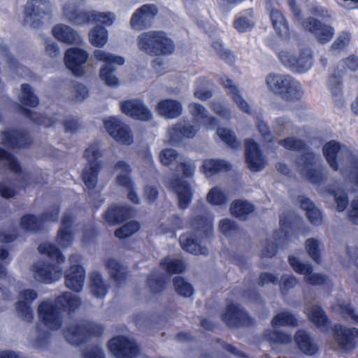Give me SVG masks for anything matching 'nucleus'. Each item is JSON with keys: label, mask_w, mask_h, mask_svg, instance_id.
<instances>
[{"label": "nucleus", "mask_w": 358, "mask_h": 358, "mask_svg": "<svg viewBox=\"0 0 358 358\" xmlns=\"http://www.w3.org/2000/svg\"><path fill=\"white\" fill-rule=\"evenodd\" d=\"M81 304L80 299L69 292L57 296L55 303L42 301L38 307V315L42 323L50 330L59 329L63 324L62 310L73 312Z\"/></svg>", "instance_id": "f257e3e1"}, {"label": "nucleus", "mask_w": 358, "mask_h": 358, "mask_svg": "<svg viewBox=\"0 0 358 358\" xmlns=\"http://www.w3.org/2000/svg\"><path fill=\"white\" fill-rule=\"evenodd\" d=\"M38 251L41 255H46L56 263L45 261L38 262L33 264V271L36 279L46 284L58 280L62 275L61 264L64 262L65 257L61 250L54 244L45 242L38 246Z\"/></svg>", "instance_id": "f03ea898"}, {"label": "nucleus", "mask_w": 358, "mask_h": 358, "mask_svg": "<svg viewBox=\"0 0 358 358\" xmlns=\"http://www.w3.org/2000/svg\"><path fill=\"white\" fill-rule=\"evenodd\" d=\"M138 49L150 56H166L175 50V43L164 31L152 30L137 37Z\"/></svg>", "instance_id": "7ed1b4c3"}, {"label": "nucleus", "mask_w": 358, "mask_h": 358, "mask_svg": "<svg viewBox=\"0 0 358 358\" xmlns=\"http://www.w3.org/2000/svg\"><path fill=\"white\" fill-rule=\"evenodd\" d=\"M266 83L271 92L285 101L298 100L301 96V83L290 75L270 73Z\"/></svg>", "instance_id": "20e7f679"}, {"label": "nucleus", "mask_w": 358, "mask_h": 358, "mask_svg": "<svg viewBox=\"0 0 358 358\" xmlns=\"http://www.w3.org/2000/svg\"><path fill=\"white\" fill-rule=\"evenodd\" d=\"M19 100L22 103V105L18 104L20 113L34 123L45 127H51L56 123L55 118L34 112L25 107L36 108L39 104V99L34 94V90L29 84L21 85V94L19 96Z\"/></svg>", "instance_id": "39448f33"}, {"label": "nucleus", "mask_w": 358, "mask_h": 358, "mask_svg": "<svg viewBox=\"0 0 358 358\" xmlns=\"http://www.w3.org/2000/svg\"><path fill=\"white\" fill-rule=\"evenodd\" d=\"M104 327L101 324L86 320L82 323L71 324L63 330L68 343L76 346L89 341L91 338L102 336Z\"/></svg>", "instance_id": "423d86ee"}, {"label": "nucleus", "mask_w": 358, "mask_h": 358, "mask_svg": "<svg viewBox=\"0 0 358 358\" xmlns=\"http://www.w3.org/2000/svg\"><path fill=\"white\" fill-rule=\"evenodd\" d=\"M322 152L327 162L334 171L339 169L338 153L345 152L349 157L351 165L350 175L352 182L358 187V156L354 155L349 148L334 140L329 141L324 145Z\"/></svg>", "instance_id": "0eeeda50"}, {"label": "nucleus", "mask_w": 358, "mask_h": 358, "mask_svg": "<svg viewBox=\"0 0 358 358\" xmlns=\"http://www.w3.org/2000/svg\"><path fill=\"white\" fill-rule=\"evenodd\" d=\"M84 157L87 160L89 167H85L82 173V179L89 191L94 190L98 182V176L101 168L99 159L101 152L97 143L91 144L84 152Z\"/></svg>", "instance_id": "6e6552de"}, {"label": "nucleus", "mask_w": 358, "mask_h": 358, "mask_svg": "<svg viewBox=\"0 0 358 358\" xmlns=\"http://www.w3.org/2000/svg\"><path fill=\"white\" fill-rule=\"evenodd\" d=\"M94 56L96 60L105 63V65L100 69L99 76L101 79L108 86H117L119 84V80L113 74L115 71L113 64L123 65L125 62L124 58L101 50H95L94 51Z\"/></svg>", "instance_id": "1a4fd4ad"}, {"label": "nucleus", "mask_w": 358, "mask_h": 358, "mask_svg": "<svg viewBox=\"0 0 358 358\" xmlns=\"http://www.w3.org/2000/svg\"><path fill=\"white\" fill-rule=\"evenodd\" d=\"M278 58L285 66L297 73L307 71L313 63V53L309 48H303L298 53L282 50L278 53Z\"/></svg>", "instance_id": "9d476101"}, {"label": "nucleus", "mask_w": 358, "mask_h": 358, "mask_svg": "<svg viewBox=\"0 0 358 358\" xmlns=\"http://www.w3.org/2000/svg\"><path fill=\"white\" fill-rule=\"evenodd\" d=\"M315 154L312 151H305L295 159V165L301 175L313 184L319 185L324 180L321 169H315Z\"/></svg>", "instance_id": "9b49d317"}, {"label": "nucleus", "mask_w": 358, "mask_h": 358, "mask_svg": "<svg viewBox=\"0 0 358 358\" xmlns=\"http://www.w3.org/2000/svg\"><path fill=\"white\" fill-rule=\"evenodd\" d=\"M222 321L229 328L250 327L254 323L253 318L239 304H227L221 315Z\"/></svg>", "instance_id": "f8f14e48"}, {"label": "nucleus", "mask_w": 358, "mask_h": 358, "mask_svg": "<svg viewBox=\"0 0 358 358\" xmlns=\"http://www.w3.org/2000/svg\"><path fill=\"white\" fill-rule=\"evenodd\" d=\"M49 8V0H28L24 10V24H30L35 29L39 28Z\"/></svg>", "instance_id": "ddd939ff"}, {"label": "nucleus", "mask_w": 358, "mask_h": 358, "mask_svg": "<svg viewBox=\"0 0 358 358\" xmlns=\"http://www.w3.org/2000/svg\"><path fill=\"white\" fill-rule=\"evenodd\" d=\"M108 348L116 358H134L139 352L138 345L125 336H117L109 340Z\"/></svg>", "instance_id": "4468645a"}, {"label": "nucleus", "mask_w": 358, "mask_h": 358, "mask_svg": "<svg viewBox=\"0 0 358 358\" xmlns=\"http://www.w3.org/2000/svg\"><path fill=\"white\" fill-rule=\"evenodd\" d=\"M335 341L345 352H350L357 347L356 337H358V329L347 327L341 324H335L331 327Z\"/></svg>", "instance_id": "2eb2a0df"}, {"label": "nucleus", "mask_w": 358, "mask_h": 358, "mask_svg": "<svg viewBox=\"0 0 358 358\" xmlns=\"http://www.w3.org/2000/svg\"><path fill=\"white\" fill-rule=\"evenodd\" d=\"M245 159L248 169L253 172L262 171L266 164L259 144L252 138L245 140Z\"/></svg>", "instance_id": "dca6fc26"}, {"label": "nucleus", "mask_w": 358, "mask_h": 358, "mask_svg": "<svg viewBox=\"0 0 358 358\" xmlns=\"http://www.w3.org/2000/svg\"><path fill=\"white\" fill-rule=\"evenodd\" d=\"M107 132L117 142L124 145H131L133 142V135L129 127L121 120L110 117L103 122Z\"/></svg>", "instance_id": "f3484780"}, {"label": "nucleus", "mask_w": 358, "mask_h": 358, "mask_svg": "<svg viewBox=\"0 0 358 358\" xmlns=\"http://www.w3.org/2000/svg\"><path fill=\"white\" fill-rule=\"evenodd\" d=\"M158 14V8L155 4H144L138 8L131 15V27L137 30H143L150 27L153 20Z\"/></svg>", "instance_id": "a211bd4d"}, {"label": "nucleus", "mask_w": 358, "mask_h": 358, "mask_svg": "<svg viewBox=\"0 0 358 358\" xmlns=\"http://www.w3.org/2000/svg\"><path fill=\"white\" fill-rule=\"evenodd\" d=\"M288 262L293 270L301 275H306V281L311 285H322L327 282V275L321 273H313V266L308 263H302L294 255L288 257Z\"/></svg>", "instance_id": "6ab92c4d"}, {"label": "nucleus", "mask_w": 358, "mask_h": 358, "mask_svg": "<svg viewBox=\"0 0 358 358\" xmlns=\"http://www.w3.org/2000/svg\"><path fill=\"white\" fill-rule=\"evenodd\" d=\"M88 53L86 50L74 47L66 50L64 55V62L66 66L76 76L84 75L83 64L88 59Z\"/></svg>", "instance_id": "aec40b11"}, {"label": "nucleus", "mask_w": 358, "mask_h": 358, "mask_svg": "<svg viewBox=\"0 0 358 358\" xmlns=\"http://www.w3.org/2000/svg\"><path fill=\"white\" fill-rule=\"evenodd\" d=\"M120 109L124 114L134 120L149 121L152 117L151 111L139 99H129L122 101Z\"/></svg>", "instance_id": "412c9836"}, {"label": "nucleus", "mask_w": 358, "mask_h": 358, "mask_svg": "<svg viewBox=\"0 0 358 358\" xmlns=\"http://www.w3.org/2000/svg\"><path fill=\"white\" fill-rule=\"evenodd\" d=\"M302 24L306 29L315 36L320 43L329 42L334 36V29L331 26L323 24L313 17H308Z\"/></svg>", "instance_id": "4be33fe9"}, {"label": "nucleus", "mask_w": 358, "mask_h": 358, "mask_svg": "<svg viewBox=\"0 0 358 358\" xmlns=\"http://www.w3.org/2000/svg\"><path fill=\"white\" fill-rule=\"evenodd\" d=\"M3 144L12 149H20L29 147L31 140L29 134L17 129H9L1 132Z\"/></svg>", "instance_id": "5701e85b"}, {"label": "nucleus", "mask_w": 358, "mask_h": 358, "mask_svg": "<svg viewBox=\"0 0 358 358\" xmlns=\"http://www.w3.org/2000/svg\"><path fill=\"white\" fill-rule=\"evenodd\" d=\"M199 129V124L178 122L169 129V141L173 143H178L184 139H192L196 136Z\"/></svg>", "instance_id": "b1692460"}, {"label": "nucleus", "mask_w": 358, "mask_h": 358, "mask_svg": "<svg viewBox=\"0 0 358 358\" xmlns=\"http://www.w3.org/2000/svg\"><path fill=\"white\" fill-rule=\"evenodd\" d=\"M170 187L178 195V206L186 209L191 203L193 192L190 185L180 177H174L170 180Z\"/></svg>", "instance_id": "393cba45"}, {"label": "nucleus", "mask_w": 358, "mask_h": 358, "mask_svg": "<svg viewBox=\"0 0 358 358\" xmlns=\"http://www.w3.org/2000/svg\"><path fill=\"white\" fill-rule=\"evenodd\" d=\"M131 216V208L117 204L110 205L103 214V218L110 226L122 224Z\"/></svg>", "instance_id": "a878e982"}, {"label": "nucleus", "mask_w": 358, "mask_h": 358, "mask_svg": "<svg viewBox=\"0 0 358 358\" xmlns=\"http://www.w3.org/2000/svg\"><path fill=\"white\" fill-rule=\"evenodd\" d=\"M64 278L66 287L75 292H80L84 285L85 270L82 265H71Z\"/></svg>", "instance_id": "bb28decb"}, {"label": "nucleus", "mask_w": 358, "mask_h": 358, "mask_svg": "<svg viewBox=\"0 0 358 358\" xmlns=\"http://www.w3.org/2000/svg\"><path fill=\"white\" fill-rule=\"evenodd\" d=\"M20 296L23 300L16 303V310L23 319L31 322L34 319V313L30 304L37 298L38 294L34 289H27L20 292Z\"/></svg>", "instance_id": "cd10ccee"}, {"label": "nucleus", "mask_w": 358, "mask_h": 358, "mask_svg": "<svg viewBox=\"0 0 358 358\" xmlns=\"http://www.w3.org/2000/svg\"><path fill=\"white\" fill-rule=\"evenodd\" d=\"M64 17L75 25H83L92 22V11L80 10L76 6L66 4L63 7Z\"/></svg>", "instance_id": "c85d7f7f"}, {"label": "nucleus", "mask_w": 358, "mask_h": 358, "mask_svg": "<svg viewBox=\"0 0 358 358\" xmlns=\"http://www.w3.org/2000/svg\"><path fill=\"white\" fill-rule=\"evenodd\" d=\"M157 113L167 119H174L179 117L182 112V106L180 101L165 99L159 101L157 105Z\"/></svg>", "instance_id": "c756f323"}, {"label": "nucleus", "mask_w": 358, "mask_h": 358, "mask_svg": "<svg viewBox=\"0 0 358 358\" xmlns=\"http://www.w3.org/2000/svg\"><path fill=\"white\" fill-rule=\"evenodd\" d=\"M188 109L194 119L201 122L206 127L214 128L218 124V120L213 116H208L207 110L201 104L190 103Z\"/></svg>", "instance_id": "7c9ffc66"}, {"label": "nucleus", "mask_w": 358, "mask_h": 358, "mask_svg": "<svg viewBox=\"0 0 358 358\" xmlns=\"http://www.w3.org/2000/svg\"><path fill=\"white\" fill-rule=\"evenodd\" d=\"M299 201L301 208L306 211V217L310 224L314 226L321 225L323 222L322 213L314 203L304 196H299Z\"/></svg>", "instance_id": "2f4dec72"}, {"label": "nucleus", "mask_w": 358, "mask_h": 358, "mask_svg": "<svg viewBox=\"0 0 358 358\" xmlns=\"http://www.w3.org/2000/svg\"><path fill=\"white\" fill-rule=\"evenodd\" d=\"M270 18L276 34L282 38L289 39L291 32L284 15L279 10L272 8L270 13Z\"/></svg>", "instance_id": "473e14b6"}, {"label": "nucleus", "mask_w": 358, "mask_h": 358, "mask_svg": "<svg viewBox=\"0 0 358 358\" xmlns=\"http://www.w3.org/2000/svg\"><path fill=\"white\" fill-rule=\"evenodd\" d=\"M231 164L221 159H206L203 160L201 169L208 177L214 176L222 171H229Z\"/></svg>", "instance_id": "72a5a7b5"}, {"label": "nucleus", "mask_w": 358, "mask_h": 358, "mask_svg": "<svg viewBox=\"0 0 358 358\" xmlns=\"http://www.w3.org/2000/svg\"><path fill=\"white\" fill-rule=\"evenodd\" d=\"M294 341L299 349L307 355H314L318 351V347L310 336L303 329L298 330L294 335Z\"/></svg>", "instance_id": "f704fd0d"}, {"label": "nucleus", "mask_w": 358, "mask_h": 358, "mask_svg": "<svg viewBox=\"0 0 358 358\" xmlns=\"http://www.w3.org/2000/svg\"><path fill=\"white\" fill-rule=\"evenodd\" d=\"M54 37L59 41L73 44L80 40V36L77 31L69 26L59 24L55 25L52 30Z\"/></svg>", "instance_id": "c9c22d12"}, {"label": "nucleus", "mask_w": 358, "mask_h": 358, "mask_svg": "<svg viewBox=\"0 0 358 358\" xmlns=\"http://www.w3.org/2000/svg\"><path fill=\"white\" fill-rule=\"evenodd\" d=\"M106 267L108 271L110 277L117 284H121L127 279V271L119 261L109 258L106 262Z\"/></svg>", "instance_id": "e433bc0d"}, {"label": "nucleus", "mask_w": 358, "mask_h": 358, "mask_svg": "<svg viewBox=\"0 0 358 358\" xmlns=\"http://www.w3.org/2000/svg\"><path fill=\"white\" fill-rule=\"evenodd\" d=\"M179 242L182 249L193 255L206 254L208 249L202 247L198 240L188 234H183L179 237Z\"/></svg>", "instance_id": "4c0bfd02"}, {"label": "nucleus", "mask_w": 358, "mask_h": 358, "mask_svg": "<svg viewBox=\"0 0 358 358\" xmlns=\"http://www.w3.org/2000/svg\"><path fill=\"white\" fill-rule=\"evenodd\" d=\"M90 288L92 294L96 298H103L108 292V286L98 271H94L90 277Z\"/></svg>", "instance_id": "58836bf2"}, {"label": "nucleus", "mask_w": 358, "mask_h": 358, "mask_svg": "<svg viewBox=\"0 0 358 358\" xmlns=\"http://www.w3.org/2000/svg\"><path fill=\"white\" fill-rule=\"evenodd\" d=\"M231 214L241 220H245L248 216L255 210V206L245 200H234L230 207Z\"/></svg>", "instance_id": "ea45409f"}, {"label": "nucleus", "mask_w": 358, "mask_h": 358, "mask_svg": "<svg viewBox=\"0 0 358 358\" xmlns=\"http://www.w3.org/2000/svg\"><path fill=\"white\" fill-rule=\"evenodd\" d=\"M222 85L224 88L228 89L231 94L233 101L237 104L238 108L244 113L250 114V107L248 102L242 97L239 90L236 85L234 84L232 80L227 78L223 80Z\"/></svg>", "instance_id": "a19ab883"}, {"label": "nucleus", "mask_w": 358, "mask_h": 358, "mask_svg": "<svg viewBox=\"0 0 358 358\" xmlns=\"http://www.w3.org/2000/svg\"><path fill=\"white\" fill-rule=\"evenodd\" d=\"M309 320L317 327H327L330 320L324 310L319 305L313 306L306 313Z\"/></svg>", "instance_id": "79ce46f5"}, {"label": "nucleus", "mask_w": 358, "mask_h": 358, "mask_svg": "<svg viewBox=\"0 0 358 358\" xmlns=\"http://www.w3.org/2000/svg\"><path fill=\"white\" fill-rule=\"evenodd\" d=\"M280 229L273 232V238L279 243L287 242L290 238L292 223L287 215H282L279 220Z\"/></svg>", "instance_id": "37998d69"}, {"label": "nucleus", "mask_w": 358, "mask_h": 358, "mask_svg": "<svg viewBox=\"0 0 358 358\" xmlns=\"http://www.w3.org/2000/svg\"><path fill=\"white\" fill-rule=\"evenodd\" d=\"M108 31L105 27L101 25H96L89 34L90 43L96 48L103 47L108 41Z\"/></svg>", "instance_id": "c03bdc74"}, {"label": "nucleus", "mask_w": 358, "mask_h": 358, "mask_svg": "<svg viewBox=\"0 0 358 358\" xmlns=\"http://www.w3.org/2000/svg\"><path fill=\"white\" fill-rule=\"evenodd\" d=\"M20 227L27 231L38 232L43 229V220L33 214H25L20 218Z\"/></svg>", "instance_id": "a18cd8bd"}, {"label": "nucleus", "mask_w": 358, "mask_h": 358, "mask_svg": "<svg viewBox=\"0 0 358 358\" xmlns=\"http://www.w3.org/2000/svg\"><path fill=\"white\" fill-rule=\"evenodd\" d=\"M262 336L264 340L276 344H289L292 340L291 334L270 329L264 330Z\"/></svg>", "instance_id": "49530a36"}, {"label": "nucleus", "mask_w": 358, "mask_h": 358, "mask_svg": "<svg viewBox=\"0 0 358 358\" xmlns=\"http://www.w3.org/2000/svg\"><path fill=\"white\" fill-rule=\"evenodd\" d=\"M160 268L169 274L181 273L185 271V265L180 259H171L169 257L163 258L159 263Z\"/></svg>", "instance_id": "de8ad7c7"}, {"label": "nucleus", "mask_w": 358, "mask_h": 358, "mask_svg": "<svg viewBox=\"0 0 358 358\" xmlns=\"http://www.w3.org/2000/svg\"><path fill=\"white\" fill-rule=\"evenodd\" d=\"M271 325L273 327L281 326L296 327L298 321L296 317L291 313L282 311L278 313L273 317Z\"/></svg>", "instance_id": "09e8293b"}, {"label": "nucleus", "mask_w": 358, "mask_h": 358, "mask_svg": "<svg viewBox=\"0 0 358 358\" xmlns=\"http://www.w3.org/2000/svg\"><path fill=\"white\" fill-rule=\"evenodd\" d=\"M190 225L196 231H201L206 236L212 233V222L204 215H198L190 220Z\"/></svg>", "instance_id": "8fccbe9b"}, {"label": "nucleus", "mask_w": 358, "mask_h": 358, "mask_svg": "<svg viewBox=\"0 0 358 358\" xmlns=\"http://www.w3.org/2000/svg\"><path fill=\"white\" fill-rule=\"evenodd\" d=\"M6 161L8 168L15 173L20 174L22 168L17 157L3 148H0V162Z\"/></svg>", "instance_id": "3c124183"}, {"label": "nucleus", "mask_w": 358, "mask_h": 358, "mask_svg": "<svg viewBox=\"0 0 358 358\" xmlns=\"http://www.w3.org/2000/svg\"><path fill=\"white\" fill-rule=\"evenodd\" d=\"M217 134L220 138L229 147L232 149H238L241 146V143L237 139L235 134L231 130L225 127H218Z\"/></svg>", "instance_id": "603ef678"}, {"label": "nucleus", "mask_w": 358, "mask_h": 358, "mask_svg": "<svg viewBox=\"0 0 358 358\" xmlns=\"http://www.w3.org/2000/svg\"><path fill=\"white\" fill-rule=\"evenodd\" d=\"M173 283L176 292L180 296L184 297H189L194 293L192 285L187 282L184 278L181 276H176L173 279Z\"/></svg>", "instance_id": "864d4df0"}, {"label": "nucleus", "mask_w": 358, "mask_h": 358, "mask_svg": "<svg viewBox=\"0 0 358 358\" xmlns=\"http://www.w3.org/2000/svg\"><path fill=\"white\" fill-rule=\"evenodd\" d=\"M140 227L138 222L132 220L116 229L115 236L120 239H124L137 232Z\"/></svg>", "instance_id": "5fc2aeb1"}, {"label": "nucleus", "mask_w": 358, "mask_h": 358, "mask_svg": "<svg viewBox=\"0 0 358 358\" xmlns=\"http://www.w3.org/2000/svg\"><path fill=\"white\" fill-rule=\"evenodd\" d=\"M147 285L152 293L159 294L165 289L166 280L162 275H150L147 278Z\"/></svg>", "instance_id": "6e6d98bb"}, {"label": "nucleus", "mask_w": 358, "mask_h": 358, "mask_svg": "<svg viewBox=\"0 0 358 358\" xmlns=\"http://www.w3.org/2000/svg\"><path fill=\"white\" fill-rule=\"evenodd\" d=\"M278 143L281 146L289 150L301 151L307 149L306 143L303 140L298 139L295 137H287L285 138L280 139L278 141Z\"/></svg>", "instance_id": "4d7b16f0"}, {"label": "nucleus", "mask_w": 358, "mask_h": 358, "mask_svg": "<svg viewBox=\"0 0 358 358\" xmlns=\"http://www.w3.org/2000/svg\"><path fill=\"white\" fill-rule=\"evenodd\" d=\"M305 247L311 259L317 264H320L322 258L319 241L313 238H308L306 241Z\"/></svg>", "instance_id": "13d9d810"}, {"label": "nucleus", "mask_w": 358, "mask_h": 358, "mask_svg": "<svg viewBox=\"0 0 358 358\" xmlns=\"http://www.w3.org/2000/svg\"><path fill=\"white\" fill-rule=\"evenodd\" d=\"M206 199L213 206H220L227 201V196L220 188L215 187L210 189L206 196Z\"/></svg>", "instance_id": "bf43d9fd"}, {"label": "nucleus", "mask_w": 358, "mask_h": 358, "mask_svg": "<svg viewBox=\"0 0 358 358\" xmlns=\"http://www.w3.org/2000/svg\"><path fill=\"white\" fill-rule=\"evenodd\" d=\"M328 192L334 197L336 203V209L339 212H343L349 203L348 194L341 190V194L336 189H329Z\"/></svg>", "instance_id": "052dcab7"}, {"label": "nucleus", "mask_w": 358, "mask_h": 358, "mask_svg": "<svg viewBox=\"0 0 358 358\" xmlns=\"http://www.w3.org/2000/svg\"><path fill=\"white\" fill-rule=\"evenodd\" d=\"M178 152L173 148H164L159 155L160 163L166 166H169L173 163L178 157Z\"/></svg>", "instance_id": "680f3d73"}, {"label": "nucleus", "mask_w": 358, "mask_h": 358, "mask_svg": "<svg viewBox=\"0 0 358 358\" xmlns=\"http://www.w3.org/2000/svg\"><path fill=\"white\" fill-rule=\"evenodd\" d=\"M73 235L68 229H59L57 235V242L62 248H68L73 243Z\"/></svg>", "instance_id": "e2e57ef3"}, {"label": "nucleus", "mask_w": 358, "mask_h": 358, "mask_svg": "<svg viewBox=\"0 0 358 358\" xmlns=\"http://www.w3.org/2000/svg\"><path fill=\"white\" fill-rule=\"evenodd\" d=\"M328 85L334 96H338L342 94V78L340 75L334 73L329 77Z\"/></svg>", "instance_id": "0e129e2a"}, {"label": "nucleus", "mask_w": 358, "mask_h": 358, "mask_svg": "<svg viewBox=\"0 0 358 358\" xmlns=\"http://www.w3.org/2000/svg\"><path fill=\"white\" fill-rule=\"evenodd\" d=\"M219 228L220 231L225 236L239 231V227L236 222L232 220L225 218L220 221Z\"/></svg>", "instance_id": "69168bd1"}, {"label": "nucleus", "mask_w": 358, "mask_h": 358, "mask_svg": "<svg viewBox=\"0 0 358 358\" xmlns=\"http://www.w3.org/2000/svg\"><path fill=\"white\" fill-rule=\"evenodd\" d=\"M340 313L344 317H350L358 324V314L350 303H341L338 305Z\"/></svg>", "instance_id": "338daca9"}, {"label": "nucleus", "mask_w": 358, "mask_h": 358, "mask_svg": "<svg viewBox=\"0 0 358 358\" xmlns=\"http://www.w3.org/2000/svg\"><path fill=\"white\" fill-rule=\"evenodd\" d=\"M92 22H100L104 25H111L115 20V15L111 13H100L92 11Z\"/></svg>", "instance_id": "774afa93"}]
</instances>
